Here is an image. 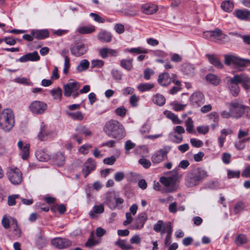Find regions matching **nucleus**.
<instances>
[{
    "label": "nucleus",
    "mask_w": 250,
    "mask_h": 250,
    "mask_svg": "<svg viewBox=\"0 0 250 250\" xmlns=\"http://www.w3.org/2000/svg\"><path fill=\"white\" fill-rule=\"evenodd\" d=\"M158 10V6L152 3H145L141 6V10L146 15H152Z\"/></svg>",
    "instance_id": "obj_22"
},
{
    "label": "nucleus",
    "mask_w": 250,
    "mask_h": 250,
    "mask_svg": "<svg viewBox=\"0 0 250 250\" xmlns=\"http://www.w3.org/2000/svg\"><path fill=\"white\" fill-rule=\"evenodd\" d=\"M172 227L170 222L164 223L162 220H158L156 224L153 225V229L156 232H160L161 235L165 233L167 230V227Z\"/></svg>",
    "instance_id": "obj_20"
},
{
    "label": "nucleus",
    "mask_w": 250,
    "mask_h": 250,
    "mask_svg": "<svg viewBox=\"0 0 250 250\" xmlns=\"http://www.w3.org/2000/svg\"><path fill=\"white\" fill-rule=\"evenodd\" d=\"M212 40L219 43H225L230 41L229 36L222 33L221 29L216 28L212 31Z\"/></svg>",
    "instance_id": "obj_10"
},
{
    "label": "nucleus",
    "mask_w": 250,
    "mask_h": 250,
    "mask_svg": "<svg viewBox=\"0 0 250 250\" xmlns=\"http://www.w3.org/2000/svg\"><path fill=\"white\" fill-rule=\"evenodd\" d=\"M96 167V164L92 158H88L84 163L82 172L86 178Z\"/></svg>",
    "instance_id": "obj_19"
},
{
    "label": "nucleus",
    "mask_w": 250,
    "mask_h": 250,
    "mask_svg": "<svg viewBox=\"0 0 250 250\" xmlns=\"http://www.w3.org/2000/svg\"><path fill=\"white\" fill-rule=\"evenodd\" d=\"M32 35L36 39L42 40L48 37L49 32L47 30H33Z\"/></svg>",
    "instance_id": "obj_28"
},
{
    "label": "nucleus",
    "mask_w": 250,
    "mask_h": 250,
    "mask_svg": "<svg viewBox=\"0 0 250 250\" xmlns=\"http://www.w3.org/2000/svg\"><path fill=\"white\" fill-rule=\"evenodd\" d=\"M160 182L167 188L168 192L175 191L177 189L176 179L172 177H162L160 179Z\"/></svg>",
    "instance_id": "obj_11"
},
{
    "label": "nucleus",
    "mask_w": 250,
    "mask_h": 250,
    "mask_svg": "<svg viewBox=\"0 0 250 250\" xmlns=\"http://www.w3.org/2000/svg\"><path fill=\"white\" fill-rule=\"evenodd\" d=\"M190 142L192 146L195 147H199L203 145V143L202 141L195 138L190 139Z\"/></svg>",
    "instance_id": "obj_57"
},
{
    "label": "nucleus",
    "mask_w": 250,
    "mask_h": 250,
    "mask_svg": "<svg viewBox=\"0 0 250 250\" xmlns=\"http://www.w3.org/2000/svg\"><path fill=\"white\" fill-rule=\"evenodd\" d=\"M116 245L119 246L122 250H129L132 249V247L126 240L119 239L115 243Z\"/></svg>",
    "instance_id": "obj_44"
},
{
    "label": "nucleus",
    "mask_w": 250,
    "mask_h": 250,
    "mask_svg": "<svg viewBox=\"0 0 250 250\" xmlns=\"http://www.w3.org/2000/svg\"><path fill=\"white\" fill-rule=\"evenodd\" d=\"M116 196L115 193L113 191L108 192L105 195L106 203L109 207L112 209L115 208L114 201Z\"/></svg>",
    "instance_id": "obj_26"
},
{
    "label": "nucleus",
    "mask_w": 250,
    "mask_h": 250,
    "mask_svg": "<svg viewBox=\"0 0 250 250\" xmlns=\"http://www.w3.org/2000/svg\"><path fill=\"white\" fill-rule=\"evenodd\" d=\"M95 30V27L93 25L85 26L78 28V31L82 34H90Z\"/></svg>",
    "instance_id": "obj_39"
},
{
    "label": "nucleus",
    "mask_w": 250,
    "mask_h": 250,
    "mask_svg": "<svg viewBox=\"0 0 250 250\" xmlns=\"http://www.w3.org/2000/svg\"><path fill=\"white\" fill-rule=\"evenodd\" d=\"M221 7L224 11L229 12L233 10L234 8V4L232 1L227 0L224 1L221 3Z\"/></svg>",
    "instance_id": "obj_33"
},
{
    "label": "nucleus",
    "mask_w": 250,
    "mask_h": 250,
    "mask_svg": "<svg viewBox=\"0 0 250 250\" xmlns=\"http://www.w3.org/2000/svg\"><path fill=\"white\" fill-rule=\"evenodd\" d=\"M132 62V59H123L120 62V65L123 68L130 71L133 67Z\"/></svg>",
    "instance_id": "obj_35"
},
{
    "label": "nucleus",
    "mask_w": 250,
    "mask_h": 250,
    "mask_svg": "<svg viewBox=\"0 0 250 250\" xmlns=\"http://www.w3.org/2000/svg\"><path fill=\"white\" fill-rule=\"evenodd\" d=\"M206 79L207 81L215 85L219 84L220 82V79L217 76L212 74L207 75L206 77Z\"/></svg>",
    "instance_id": "obj_42"
},
{
    "label": "nucleus",
    "mask_w": 250,
    "mask_h": 250,
    "mask_svg": "<svg viewBox=\"0 0 250 250\" xmlns=\"http://www.w3.org/2000/svg\"><path fill=\"white\" fill-rule=\"evenodd\" d=\"M41 130L38 135V137L41 141L45 140L49 134V131L43 124L41 126Z\"/></svg>",
    "instance_id": "obj_32"
},
{
    "label": "nucleus",
    "mask_w": 250,
    "mask_h": 250,
    "mask_svg": "<svg viewBox=\"0 0 250 250\" xmlns=\"http://www.w3.org/2000/svg\"><path fill=\"white\" fill-rule=\"evenodd\" d=\"M208 176L206 171L198 168L188 173L185 179V184L188 187H193L199 184L200 182Z\"/></svg>",
    "instance_id": "obj_3"
},
{
    "label": "nucleus",
    "mask_w": 250,
    "mask_h": 250,
    "mask_svg": "<svg viewBox=\"0 0 250 250\" xmlns=\"http://www.w3.org/2000/svg\"><path fill=\"white\" fill-rule=\"evenodd\" d=\"M98 39L103 43H107L111 42L112 36L111 34L105 30H102L97 35Z\"/></svg>",
    "instance_id": "obj_27"
},
{
    "label": "nucleus",
    "mask_w": 250,
    "mask_h": 250,
    "mask_svg": "<svg viewBox=\"0 0 250 250\" xmlns=\"http://www.w3.org/2000/svg\"><path fill=\"white\" fill-rule=\"evenodd\" d=\"M80 84L77 82H69L63 85L64 95L65 97H70L72 93L75 92L79 89Z\"/></svg>",
    "instance_id": "obj_15"
},
{
    "label": "nucleus",
    "mask_w": 250,
    "mask_h": 250,
    "mask_svg": "<svg viewBox=\"0 0 250 250\" xmlns=\"http://www.w3.org/2000/svg\"><path fill=\"white\" fill-rule=\"evenodd\" d=\"M244 203L242 201H239L235 204L234 208V211L236 214H238L244 210Z\"/></svg>",
    "instance_id": "obj_55"
},
{
    "label": "nucleus",
    "mask_w": 250,
    "mask_h": 250,
    "mask_svg": "<svg viewBox=\"0 0 250 250\" xmlns=\"http://www.w3.org/2000/svg\"><path fill=\"white\" fill-rule=\"evenodd\" d=\"M191 104L194 106H200L205 101L204 96L200 92H195L190 97Z\"/></svg>",
    "instance_id": "obj_18"
},
{
    "label": "nucleus",
    "mask_w": 250,
    "mask_h": 250,
    "mask_svg": "<svg viewBox=\"0 0 250 250\" xmlns=\"http://www.w3.org/2000/svg\"><path fill=\"white\" fill-rule=\"evenodd\" d=\"M119 52L117 50L113 49L108 47H103L99 50V55L101 57L105 59L108 57H116L118 55Z\"/></svg>",
    "instance_id": "obj_21"
},
{
    "label": "nucleus",
    "mask_w": 250,
    "mask_h": 250,
    "mask_svg": "<svg viewBox=\"0 0 250 250\" xmlns=\"http://www.w3.org/2000/svg\"><path fill=\"white\" fill-rule=\"evenodd\" d=\"M225 63L228 65L233 64L238 71H242L244 67L250 66V60L238 58L233 55H225Z\"/></svg>",
    "instance_id": "obj_4"
},
{
    "label": "nucleus",
    "mask_w": 250,
    "mask_h": 250,
    "mask_svg": "<svg viewBox=\"0 0 250 250\" xmlns=\"http://www.w3.org/2000/svg\"><path fill=\"white\" fill-rule=\"evenodd\" d=\"M15 125L13 111L9 108L4 109L0 113V127L5 132H9Z\"/></svg>",
    "instance_id": "obj_2"
},
{
    "label": "nucleus",
    "mask_w": 250,
    "mask_h": 250,
    "mask_svg": "<svg viewBox=\"0 0 250 250\" xmlns=\"http://www.w3.org/2000/svg\"><path fill=\"white\" fill-rule=\"evenodd\" d=\"M171 105L174 110L179 111L184 110L186 104H182L178 103L177 102L174 101L171 104Z\"/></svg>",
    "instance_id": "obj_54"
},
{
    "label": "nucleus",
    "mask_w": 250,
    "mask_h": 250,
    "mask_svg": "<svg viewBox=\"0 0 250 250\" xmlns=\"http://www.w3.org/2000/svg\"><path fill=\"white\" fill-rule=\"evenodd\" d=\"M227 84L230 93L233 97L238 96L240 91V88L234 75L228 81Z\"/></svg>",
    "instance_id": "obj_12"
},
{
    "label": "nucleus",
    "mask_w": 250,
    "mask_h": 250,
    "mask_svg": "<svg viewBox=\"0 0 250 250\" xmlns=\"http://www.w3.org/2000/svg\"><path fill=\"white\" fill-rule=\"evenodd\" d=\"M76 130L80 134L84 135L85 136H90L92 135L91 131L87 127L84 125H79L77 127Z\"/></svg>",
    "instance_id": "obj_43"
},
{
    "label": "nucleus",
    "mask_w": 250,
    "mask_h": 250,
    "mask_svg": "<svg viewBox=\"0 0 250 250\" xmlns=\"http://www.w3.org/2000/svg\"><path fill=\"white\" fill-rule=\"evenodd\" d=\"M54 162L59 166H63L65 162L64 155L61 152H58L54 157Z\"/></svg>",
    "instance_id": "obj_40"
},
{
    "label": "nucleus",
    "mask_w": 250,
    "mask_h": 250,
    "mask_svg": "<svg viewBox=\"0 0 250 250\" xmlns=\"http://www.w3.org/2000/svg\"><path fill=\"white\" fill-rule=\"evenodd\" d=\"M18 146L20 150V154L22 158L24 160L27 159L29 155V144H26L23 146V142L20 140L18 143Z\"/></svg>",
    "instance_id": "obj_23"
},
{
    "label": "nucleus",
    "mask_w": 250,
    "mask_h": 250,
    "mask_svg": "<svg viewBox=\"0 0 250 250\" xmlns=\"http://www.w3.org/2000/svg\"><path fill=\"white\" fill-rule=\"evenodd\" d=\"M19 197L18 194H14L8 197V203L9 206H14L16 204V199Z\"/></svg>",
    "instance_id": "obj_61"
},
{
    "label": "nucleus",
    "mask_w": 250,
    "mask_h": 250,
    "mask_svg": "<svg viewBox=\"0 0 250 250\" xmlns=\"http://www.w3.org/2000/svg\"><path fill=\"white\" fill-rule=\"evenodd\" d=\"M177 75L175 74H172L170 75L167 72H164L159 75L158 79V83L163 86L169 85L172 82L177 86H180V81L177 80Z\"/></svg>",
    "instance_id": "obj_5"
},
{
    "label": "nucleus",
    "mask_w": 250,
    "mask_h": 250,
    "mask_svg": "<svg viewBox=\"0 0 250 250\" xmlns=\"http://www.w3.org/2000/svg\"><path fill=\"white\" fill-rule=\"evenodd\" d=\"M126 51H128L131 53H136V54H146L147 53L148 51L147 49L143 48L141 47H137V48H132L129 49H126Z\"/></svg>",
    "instance_id": "obj_52"
},
{
    "label": "nucleus",
    "mask_w": 250,
    "mask_h": 250,
    "mask_svg": "<svg viewBox=\"0 0 250 250\" xmlns=\"http://www.w3.org/2000/svg\"><path fill=\"white\" fill-rule=\"evenodd\" d=\"M47 104L44 102L36 100L31 102L29 108L30 111L36 115H41L43 114L47 109Z\"/></svg>",
    "instance_id": "obj_7"
},
{
    "label": "nucleus",
    "mask_w": 250,
    "mask_h": 250,
    "mask_svg": "<svg viewBox=\"0 0 250 250\" xmlns=\"http://www.w3.org/2000/svg\"><path fill=\"white\" fill-rule=\"evenodd\" d=\"M165 114L166 115L167 117L171 119L175 124H180L182 123V121L178 118L177 115L170 111H166L165 112Z\"/></svg>",
    "instance_id": "obj_45"
},
{
    "label": "nucleus",
    "mask_w": 250,
    "mask_h": 250,
    "mask_svg": "<svg viewBox=\"0 0 250 250\" xmlns=\"http://www.w3.org/2000/svg\"><path fill=\"white\" fill-rule=\"evenodd\" d=\"M139 162L142 166H143L144 167L146 168H148L151 166L150 162L145 158L140 159L139 161Z\"/></svg>",
    "instance_id": "obj_62"
},
{
    "label": "nucleus",
    "mask_w": 250,
    "mask_h": 250,
    "mask_svg": "<svg viewBox=\"0 0 250 250\" xmlns=\"http://www.w3.org/2000/svg\"><path fill=\"white\" fill-rule=\"evenodd\" d=\"M104 211V206L103 204H100L98 206H94L93 208V210L89 212V215L91 218L95 217V214H101Z\"/></svg>",
    "instance_id": "obj_31"
},
{
    "label": "nucleus",
    "mask_w": 250,
    "mask_h": 250,
    "mask_svg": "<svg viewBox=\"0 0 250 250\" xmlns=\"http://www.w3.org/2000/svg\"><path fill=\"white\" fill-rule=\"evenodd\" d=\"M237 81L247 92L250 90V76L246 73L234 75Z\"/></svg>",
    "instance_id": "obj_13"
},
{
    "label": "nucleus",
    "mask_w": 250,
    "mask_h": 250,
    "mask_svg": "<svg viewBox=\"0 0 250 250\" xmlns=\"http://www.w3.org/2000/svg\"><path fill=\"white\" fill-rule=\"evenodd\" d=\"M87 46L82 43H76L70 48L72 55L76 57L83 55L87 52Z\"/></svg>",
    "instance_id": "obj_14"
},
{
    "label": "nucleus",
    "mask_w": 250,
    "mask_h": 250,
    "mask_svg": "<svg viewBox=\"0 0 250 250\" xmlns=\"http://www.w3.org/2000/svg\"><path fill=\"white\" fill-rule=\"evenodd\" d=\"M104 64V62L101 60H94L91 62V66L92 68H100L103 66Z\"/></svg>",
    "instance_id": "obj_56"
},
{
    "label": "nucleus",
    "mask_w": 250,
    "mask_h": 250,
    "mask_svg": "<svg viewBox=\"0 0 250 250\" xmlns=\"http://www.w3.org/2000/svg\"><path fill=\"white\" fill-rule=\"evenodd\" d=\"M89 65V62L85 59L82 60L79 64L77 66V70L79 72H82L86 70Z\"/></svg>",
    "instance_id": "obj_46"
},
{
    "label": "nucleus",
    "mask_w": 250,
    "mask_h": 250,
    "mask_svg": "<svg viewBox=\"0 0 250 250\" xmlns=\"http://www.w3.org/2000/svg\"><path fill=\"white\" fill-rule=\"evenodd\" d=\"M8 179L13 185H18L22 179V173L17 168H10L7 172Z\"/></svg>",
    "instance_id": "obj_8"
},
{
    "label": "nucleus",
    "mask_w": 250,
    "mask_h": 250,
    "mask_svg": "<svg viewBox=\"0 0 250 250\" xmlns=\"http://www.w3.org/2000/svg\"><path fill=\"white\" fill-rule=\"evenodd\" d=\"M51 94L54 100L60 102L62 97V91L61 88H58L56 89L52 90Z\"/></svg>",
    "instance_id": "obj_47"
},
{
    "label": "nucleus",
    "mask_w": 250,
    "mask_h": 250,
    "mask_svg": "<svg viewBox=\"0 0 250 250\" xmlns=\"http://www.w3.org/2000/svg\"><path fill=\"white\" fill-rule=\"evenodd\" d=\"M197 130L199 133L206 134L209 131V127L208 125L199 126L197 127Z\"/></svg>",
    "instance_id": "obj_60"
},
{
    "label": "nucleus",
    "mask_w": 250,
    "mask_h": 250,
    "mask_svg": "<svg viewBox=\"0 0 250 250\" xmlns=\"http://www.w3.org/2000/svg\"><path fill=\"white\" fill-rule=\"evenodd\" d=\"M113 78L116 81H120L122 79L123 74L118 69H113L111 71Z\"/></svg>",
    "instance_id": "obj_53"
},
{
    "label": "nucleus",
    "mask_w": 250,
    "mask_h": 250,
    "mask_svg": "<svg viewBox=\"0 0 250 250\" xmlns=\"http://www.w3.org/2000/svg\"><path fill=\"white\" fill-rule=\"evenodd\" d=\"M40 57L37 51L32 53H28L22 56L19 59V61L21 62H25L28 61L35 62L39 60Z\"/></svg>",
    "instance_id": "obj_24"
},
{
    "label": "nucleus",
    "mask_w": 250,
    "mask_h": 250,
    "mask_svg": "<svg viewBox=\"0 0 250 250\" xmlns=\"http://www.w3.org/2000/svg\"><path fill=\"white\" fill-rule=\"evenodd\" d=\"M92 147V146L90 144H85L81 146L79 149L80 152L82 154H85L88 153V150Z\"/></svg>",
    "instance_id": "obj_58"
},
{
    "label": "nucleus",
    "mask_w": 250,
    "mask_h": 250,
    "mask_svg": "<svg viewBox=\"0 0 250 250\" xmlns=\"http://www.w3.org/2000/svg\"><path fill=\"white\" fill-rule=\"evenodd\" d=\"M187 131L189 133H195V131L193 130V122L190 117L188 118L185 122Z\"/></svg>",
    "instance_id": "obj_49"
},
{
    "label": "nucleus",
    "mask_w": 250,
    "mask_h": 250,
    "mask_svg": "<svg viewBox=\"0 0 250 250\" xmlns=\"http://www.w3.org/2000/svg\"><path fill=\"white\" fill-rule=\"evenodd\" d=\"M166 230H167L165 232L167 233V235L165 240V245L167 246L171 243V235L172 233V227H167V229Z\"/></svg>",
    "instance_id": "obj_48"
},
{
    "label": "nucleus",
    "mask_w": 250,
    "mask_h": 250,
    "mask_svg": "<svg viewBox=\"0 0 250 250\" xmlns=\"http://www.w3.org/2000/svg\"><path fill=\"white\" fill-rule=\"evenodd\" d=\"M104 131L107 136L120 140L125 136V131L123 125L117 120H111L106 123Z\"/></svg>",
    "instance_id": "obj_1"
},
{
    "label": "nucleus",
    "mask_w": 250,
    "mask_h": 250,
    "mask_svg": "<svg viewBox=\"0 0 250 250\" xmlns=\"http://www.w3.org/2000/svg\"><path fill=\"white\" fill-rule=\"evenodd\" d=\"M154 87L153 83H141L137 86L138 89L141 92L149 91Z\"/></svg>",
    "instance_id": "obj_41"
},
{
    "label": "nucleus",
    "mask_w": 250,
    "mask_h": 250,
    "mask_svg": "<svg viewBox=\"0 0 250 250\" xmlns=\"http://www.w3.org/2000/svg\"><path fill=\"white\" fill-rule=\"evenodd\" d=\"M124 16L128 17H134L137 15L138 10L135 8V6L124 9L122 11Z\"/></svg>",
    "instance_id": "obj_38"
},
{
    "label": "nucleus",
    "mask_w": 250,
    "mask_h": 250,
    "mask_svg": "<svg viewBox=\"0 0 250 250\" xmlns=\"http://www.w3.org/2000/svg\"><path fill=\"white\" fill-rule=\"evenodd\" d=\"M234 15L238 19L242 21L250 20V11L244 9H238L234 11Z\"/></svg>",
    "instance_id": "obj_25"
},
{
    "label": "nucleus",
    "mask_w": 250,
    "mask_h": 250,
    "mask_svg": "<svg viewBox=\"0 0 250 250\" xmlns=\"http://www.w3.org/2000/svg\"><path fill=\"white\" fill-rule=\"evenodd\" d=\"M170 149L169 146H165L156 151L151 157V161L154 164H159L163 161L167 156V154Z\"/></svg>",
    "instance_id": "obj_9"
},
{
    "label": "nucleus",
    "mask_w": 250,
    "mask_h": 250,
    "mask_svg": "<svg viewBox=\"0 0 250 250\" xmlns=\"http://www.w3.org/2000/svg\"><path fill=\"white\" fill-rule=\"evenodd\" d=\"M17 39H14L12 37H6L3 39L0 40V42L4 41L6 44L13 45L16 44Z\"/></svg>",
    "instance_id": "obj_59"
},
{
    "label": "nucleus",
    "mask_w": 250,
    "mask_h": 250,
    "mask_svg": "<svg viewBox=\"0 0 250 250\" xmlns=\"http://www.w3.org/2000/svg\"><path fill=\"white\" fill-rule=\"evenodd\" d=\"M153 102L159 106L163 105L166 102L165 98L161 94H156L152 98Z\"/></svg>",
    "instance_id": "obj_36"
},
{
    "label": "nucleus",
    "mask_w": 250,
    "mask_h": 250,
    "mask_svg": "<svg viewBox=\"0 0 250 250\" xmlns=\"http://www.w3.org/2000/svg\"><path fill=\"white\" fill-rule=\"evenodd\" d=\"M67 115L74 120L82 121L84 118L83 114L81 111H66Z\"/></svg>",
    "instance_id": "obj_34"
},
{
    "label": "nucleus",
    "mask_w": 250,
    "mask_h": 250,
    "mask_svg": "<svg viewBox=\"0 0 250 250\" xmlns=\"http://www.w3.org/2000/svg\"><path fill=\"white\" fill-rule=\"evenodd\" d=\"M46 239L42 234H39L36 238V243L40 248H43L46 244Z\"/></svg>",
    "instance_id": "obj_50"
},
{
    "label": "nucleus",
    "mask_w": 250,
    "mask_h": 250,
    "mask_svg": "<svg viewBox=\"0 0 250 250\" xmlns=\"http://www.w3.org/2000/svg\"><path fill=\"white\" fill-rule=\"evenodd\" d=\"M147 220V215L146 212L140 213L135 219L132 228L141 229L144 227V224Z\"/></svg>",
    "instance_id": "obj_16"
},
{
    "label": "nucleus",
    "mask_w": 250,
    "mask_h": 250,
    "mask_svg": "<svg viewBox=\"0 0 250 250\" xmlns=\"http://www.w3.org/2000/svg\"><path fill=\"white\" fill-rule=\"evenodd\" d=\"M90 15L93 18L94 20L96 22L99 23H104L105 21L104 19L97 14L91 13Z\"/></svg>",
    "instance_id": "obj_64"
},
{
    "label": "nucleus",
    "mask_w": 250,
    "mask_h": 250,
    "mask_svg": "<svg viewBox=\"0 0 250 250\" xmlns=\"http://www.w3.org/2000/svg\"><path fill=\"white\" fill-rule=\"evenodd\" d=\"M206 56L211 64L218 68H222L223 64L220 61L218 57L213 55H207Z\"/></svg>",
    "instance_id": "obj_30"
},
{
    "label": "nucleus",
    "mask_w": 250,
    "mask_h": 250,
    "mask_svg": "<svg viewBox=\"0 0 250 250\" xmlns=\"http://www.w3.org/2000/svg\"><path fill=\"white\" fill-rule=\"evenodd\" d=\"M183 72L186 75L192 76L194 74L195 69L190 64H185L183 66Z\"/></svg>",
    "instance_id": "obj_37"
},
{
    "label": "nucleus",
    "mask_w": 250,
    "mask_h": 250,
    "mask_svg": "<svg viewBox=\"0 0 250 250\" xmlns=\"http://www.w3.org/2000/svg\"><path fill=\"white\" fill-rule=\"evenodd\" d=\"M237 245L240 246L247 243V239L246 236L244 234H239L235 240Z\"/></svg>",
    "instance_id": "obj_51"
},
{
    "label": "nucleus",
    "mask_w": 250,
    "mask_h": 250,
    "mask_svg": "<svg viewBox=\"0 0 250 250\" xmlns=\"http://www.w3.org/2000/svg\"><path fill=\"white\" fill-rule=\"evenodd\" d=\"M116 161V158L114 156H111L109 157L105 158L104 159L103 162L104 164L112 165Z\"/></svg>",
    "instance_id": "obj_63"
},
{
    "label": "nucleus",
    "mask_w": 250,
    "mask_h": 250,
    "mask_svg": "<svg viewBox=\"0 0 250 250\" xmlns=\"http://www.w3.org/2000/svg\"><path fill=\"white\" fill-rule=\"evenodd\" d=\"M37 158L40 161H46L50 159V155L48 154L46 150H39L35 153Z\"/></svg>",
    "instance_id": "obj_29"
},
{
    "label": "nucleus",
    "mask_w": 250,
    "mask_h": 250,
    "mask_svg": "<svg viewBox=\"0 0 250 250\" xmlns=\"http://www.w3.org/2000/svg\"><path fill=\"white\" fill-rule=\"evenodd\" d=\"M229 110L232 114V117L240 118L244 114L246 109L249 107L242 104L241 101H235L229 104Z\"/></svg>",
    "instance_id": "obj_6"
},
{
    "label": "nucleus",
    "mask_w": 250,
    "mask_h": 250,
    "mask_svg": "<svg viewBox=\"0 0 250 250\" xmlns=\"http://www.w3.org/2000/svg\"><path fill=\"white\" fill-rule=\"evenodd\" d=\"M52 245L59 249L66 248L71 245V242L66 238L58 237L51 240Z\"/></svg>",
    "instance_id": "obj_17"
}]
</instances>
